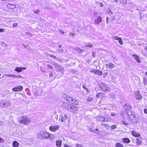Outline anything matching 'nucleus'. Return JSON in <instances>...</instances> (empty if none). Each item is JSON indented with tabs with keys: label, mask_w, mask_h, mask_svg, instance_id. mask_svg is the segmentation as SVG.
<instances>
[{
	"label": "nucleus",
	"mask_w": 147,
	"mask_h": 147,
	"mask_svg": "<svg viewBox=\"0 0 147 147\" xmlns=\"http://www.w3.org/2000/svg\"><path fill=\"white\" fill-rule=\"evenodd\" d=\"M63 97L67 101L72 104L77 105L78 104L79 102L78 100L73 98L67 94H64Z\"/></svg>",
	"instance_id": "obj_1"
},
{
	"label": "nucleus",
	"mask_w": 147,
	"mask_h": 147,
	"mask_svg": "<svg viewBox=\"0 0 147 147\" xmlns=\"http://www.w3.org/2000/svg\"><path fill=\"white\" fill-rule=\"evenodd\" d=\"M18 120L20 123L25 124H30L31 122L30 119L26 116L20 117Z\"/></svg>",
	"instance_id": "obj_2"
},
{
	"label": "nucleus",
	"mask_w": 147,
	"mask_h": 147,
	"mask_svg": "<svg viewBox=\"0 0 147 147\" xmlns=\"http://www.w3.org/2000/svg\"><path fill=\"white\" fill-rule=\"evenodd\" d=\"M11 105V103L9 100H0V106L2 108L8 107Z\"/></svg>",
	"instance_id": "obj_3"
},
{
	"label": "nucleus",
	"mask_w": 147,
	"mask_h": 147,
	"mask_svg": "<svg viewBox=\"0 0 147 147\" xmlns=\"http://www.w3.org/2000/svg\"><path fill=\"white\" fill-rule=\"evenodd\" d=\"M99 86L100 89L103 91L109 92L111 90L110 89L105 83H100Z\"/></svg>",
	"instance_id": "obj_4"
},
{
	"label": "nucleus",
	"mask_w": 147,
	"mask_h": 147,
	"mask_svg": "<svg viewBox=\"0 0 147 147\" xmlns=\"http://www.w3.org/2000/svg\"><path fill=\"white\" fill-rule=\"evenodd\" d=\"M61 102L63 103L62 107L66 110L69 111L72 105L68 103L63 102L62 101Z\"/></svg>",
	"instance_id": "obj_5"
},
{
	"label": "nucleus",
	"mask_w": 147,
	"mask_h": 147,
	"mask_svg": "<svg viewBox=\"0 0 147 147\" xmlns=\"http://www.w3.org/2000/svg\"><path fill=\"white\" fill-rule=\"evenodd\" d=\"M96 119L100 121H109L110 120V119L109 118H105V117L104 116H99L97 117H96Z\"/></svg>",
	"instance_id": "obj_6"
},
{
	"label": "nucleus",
	"mask_w": 147,
	"mask_h": 147,
	"mask_svg": "<svg viewBox=\"0 0 147 147\" xmlns=\"http://www.w3.org/2000/svg\"><path fill=\"white\" fill-rule=\"evenodd\" d=\"M45 138L49 140H52L54 138V136L52 134L47 132H45Z\"/></svg>",
	"instance_id": "obj_7"
},
{
	"label": "nucleus",
	"mask_w": 147,
	"mask_h": 147,
	"mask_svg": "<svg viewBox=\"0 0 147 147\" xmlns=\"http://www.w3.org/2000/svg\"><path fill=\"white\" fill-rule=\"evenodd\" d=\"M78 108L72 105H71L69 111L70 112L74 114L78 112Z\"/></svg>",
	"instance_id": "obj_8"
},
{
	"label": "nucleus",
	"mask_w": 147,
	"mask_h": 147,
	"mask_svg": "<svg viewBox=\"0 0 147 147\" xmlns=\"http://www.w3.org/2000/svg\"><path fill=\"white\" fill-rule=\"evenodd\" d=\"M45 132L42 131L38 132L37 134L38 138L40 139H45Z\"/></svg>",
	"instance_id": "obj_9"
},
{
	"label": "nucleus",
	"mask_w": 147,
	"mask_h": 147,
	"mask_svg": "<svg viewBox=\"0 0 147 147\" xmlns=\"http://www.w3.org/2000/svg\"><path fill=\"white\" fill-rule=\"evenodd\" d=\"M59 129V127L57 125L51 126L49 127V130L53 132H55Z\"/></svg>",
	"instance_id": "obj_10"
},
{
	"label": "nucleus",
	"mask_w": 147,
	"mask_h": 147,
	"mask_svg": "<svg viewBox=\"0 0 147 147\" xmlns=\"http://www.w3.org/2000/svg\"><path fill=\"white\" fill-rule=\"evenodd\" d=\"M60 117L61 121L63 122L67 120L68 116L66 114H64V116L63 115H61Z\"/></svg>",
	"instance_id": "obj_11"
},
{
	"label": "nucleus",
	"mask_w": 147,
	"mask_h": 147,
	"mask_svg": "<svg viewBox=\"0 0 147 147\" xmlns=\"http://www.w3.org/2000/svg\"><path fill=\"white\" fill-rule=\"evenodd\" d=\"M102 21V17L100 16H98L97 18L94 20V22L95 24L99 25L100 22Z\"/></svg>",
	"instance_id": "obj_12"
},
{
	"label": "nucleus",
	"mask_w": 147,
	"mask_h": 147,
	"mask_svg": "<svg viewBox=\"0 0 147 147\" xmlns=\"http://www.w3.org/2000/svg\"><path fill=\"white\" fill-rule=\"evenodd\" d=\"M23 89V87L21 86H20L16 87H15L12 88V90L13 91L18 92L19 91L22 90Z\"/></svg>",
	"instance_id": "obj_13"
},
{
	"label": "nucleus",
	"mask_w": 147,
	"mask_h": 147,
	"mask_svg": "<svg viewBox=\"0 0 147 147\" xmlns=\"http://www.w3.org/2000/svg\"><path fill=\"white\" fill-rule=\"evenodd\" d=\"M135 97L137 99H140L142 97V96L140 94L139 91H136L135 93Z\"/></svg>",
	"instance_id": "obj_14"
},
{
	"label": "nucleus",
	"mask_w": 147,
	"mask_h": 147,
	"mask_svg": "<svg viewBox=\"0 0 147 147\" xmlns=\"http://www.w3.org/2000/svg\"><path fill=\"white\" fill-rule=\"evenodd\" d=\"M133 58H134L135 60L138 63H140L141 62V60L139 57L137 55L133 54L132 55Z\"/></svg>",
	"instance_id": "obj_15"
},
{
	"label": "nucleus",
	"mask_w": 147,
	"mask_h": 147,
	"mask_svg": "<svg viewBox=\"0 0 147 147\" xmlns=\"http://www.w3.org/2000/svg\"><path fill=\"white\" fill-rule=\"evenodd\" d=\"M26 69V67H16L14 70L17 71L19 73L21 72L22 70L25 69Z\"/></svg>",
	"instance_id": "obj_16"
},
{
	"label": "nucleus",
	"mask_w": 147,
	"mask_h": 147,
	"mask_svg": "<svg viewBox=\"0 0 147 147\" xmlns=\"http://www.w3.org/2000/svg\"><path fill=\"white\" fill-rule=\"evenodd\" d=\"M105 65L107 68H113L114 67L115 65L112 63L109 62L106 64Z\"/></svg>",
	"instance_id": "obj_17"
},
{
	"label": "nucleus",
	"mask_w": 147,
	"mask_h": 147,
	"mask_svg": "<svg viewBox=\"0 0 147 147\" xmlns=\"http://www.w3.org/2000/svg\"><path fill=\"white\" fill-rule=\"evenodd\" d=\"M131 133L132 135L135 137H139L140 136V134L138 133L134 130L132 131Z\"/></svg>",
	"instance_id": "obj_18"
},
{
	"label": "nucleus",
	"mask_w": 147,
	"mask_h": 147,
	"mask_svg": "<svg viewBox=\"0 0 147 147\" xmlns=\"http://www.w3.org/2000/svg\"><path fill=\"white\" fill-rule=\"evenodd\" d=\"M101 125L103 126V128L108 130L110 128V126L108 124H105L104 123H101Z\"/></svg>",
	"instance_id": "obj_19"
},
{
	"label": "nucleus",
	"mask_w": 147,
	"mask_h": 147,
	"mask_svg": "<svg viewBox=\"0 0 147 147\" xmlns=\"http://www.w3.org/2000/svg\"><path fill=\"white\" fill-rule=\"evenodd\" d=\"M7 7L12 9H14L16 7V5H14L9 4L7 5Z\"/></svg>",
	"instance_id": "obj_20"
},
{
	"label": "nucleus",
	"mask_w": 147,
	"mask_h": 147,
	"mask_svg": "<svg viewBox=\"0 0 147 147\" xmlns=\"http://www.w3.org/2000/svg\"><path fill=\"white\" fill-rule=\"evenodd\" d=\"M137 141L136 142V144L137 145H141L142 143V140L141 139L139 138H137L136 139Z\"/></svg>",
	"instance_id": "obj_21"
},
{
	"label": "nucleus",
	"mask_w": 147,
	"mask_h": 147,
	"mask_svg": "<svg viewBox=\"0 0 147 147\" xmlns=\"http://www.w3.org/2000/svg\"><path fill=\"white\" fill-rule=\"evenodd\" d=\"M62 141L61 140H57L56 141V144L57 147H61L62 145Z\"/></svg>",
	"instance_id": "obj_22"
},
{
	"label": "nucleus",
	"mask_w": 147,
	"mask_h": 147,
	"mask_svg": "<svg viewBox=\"0 0 147 147\" xmlns=\"http://www.w3.org/2000/svg\"><path fill=\"white\" fill-rule=\"evenodd\" d=\"M54 65L57 69L62 71V73H63V71L62 70V69L61 67H60L59 66L57 65L56 64H54Z\"/></svg>",
	"instance_id": "obj_23"
},
{
	"label": "nucleus",
	"mask_w": 147,
	"mask_h": 147,
	"mask_svg": "<svg viewBox=\"0 0 147 147\" xmlns=\"http://www.w3.org/2000/svg\"><path fill=\"white\" fill-rule=\"evenodd\" d=\"M130 119L134 123H137L138 121V119L136 117H133V118H132V117H130Z\"/></svg>",
	"instance_id": "obj_24"
},
{
	"label": "nucleus",
	"mask_w": 147,
	"mask_h": 147,
	"mask_svg": "<svg viewBox=\"0 0 147 147\" xmlns=\"http://www.w3.org/2000/svg\"><path fill=\"white\" fill-rule=\"evenodd\" d=\"M19 145V143L16 141H14L13 143V147H18Z\"/></svg>",
	"instance_id": "obj_25"
},
{
	"label": "nucleus",
	"mask_w": 147,
	"mask_h": 147,
	"mask_svg": "<svg viewBox=\"0 0 147 147\" xmlns=\"http://www.w3.org/2000/svg\"><path fill=\"white\" fill-rule=\"evenodd\" d=\"M94 74L100 76L102 74V72L99 70H96L94 71Z\"/></svg>",
	"instance_id": "obj_26"
},
{
	"label": "nucleus",
	"mask_w": 147,
	"mask_h": 147,
	"mask_svg": "<svg viewBox=\"0 0 147 147\" xmlns=\"http://www.w3.org/2000/svg\"><path fill=\"white\" fill-rule=\"evenodd\" d=\"M90 130L91 132L97 134H99V130L97 128H96L94 130H92V131H91V129H90Z\"/></svg>",
	"instance_id": "obj_27"
},
{
	"label": "nucleus",
	"mask_w": 147,
	"mask_h": 147,
	"mask_svg": "<svg viewBox=\"0 0 147 147\" xmlns=\"http://www.w3.org/2000/svg\"><path fill=\"white\" fill-rule=\"evenodd\" d=\"M103 95L102 92H100L96 94V96L97 98H99L102 97Z\"/></svg>",
	"instance_id": "obj_28"
},
{
	"label": "nucleus",
	"mask_w": 147,
	"mask_h": 147,
	"mask_svg": "<svg viewBox=\"0 0 147 147\" xmlns=\"http://www.w3.org/2000/svg\"><path fill=\"white\" fill-rule=\"evenodd\" d=\"M123 140L124 142L126 143H129L130 142V140L128 138H124Z\"/></svg>",
	"instance_id": "obj_29"
},
{
	"label": "nucleus",
	"mask_w": 147,
	"mask_h": 147,
	"mask_svg": "<svg viewBox=\"0 0 147 147\" xmlns=\"http://www.w3.org/2000/svg\"><path fill=\"white\" fill-rule=\"evenodd\" d=\"M116 147H123V146L121 144L118 143L116 144Z\"/></svg>",
	"instance_id": "obj_30"
},
{
	"label": "nucleus",
	"mask_w": 147,
	"mask_h": 147,
	"mask_svg": "<svg viewBox=\"0 0 147 147\" xmlns=\"http://www.w3.org/2000/svg\"><path fill=\"white\" fill-rule=\"evenodd\" d=\"M108 12L109 13L110 15L111 16H113V13L111 11V10L109 9H108Z\"/></svg>",
	"instance_id": "obj_31"
},
{
	"label": "nucleus",
	"mask_w": 147,
	"mask_h": 147,
	"mask_svg": "<svg viewBox=\"0 0 147 147\" xmlns=\"http://www.w3.org/2000/svg\"><path fill=\"white\" fill-rule=\"evenodd\" d=\"M93 45L91 43H89L86 45V47H89L91 48L92 47Z\"/></svg>",
	"instance_id": "obj_32"
},
{
	"label": "nucleus",
	"mask_w": 147,
	"mask_h": 147,
	"mask_svg": "<svg viewBox=\"0 0 147 147\" xmlns=\"http://www.w3.org/2000/svg\"><path fill=\"white\" fill-rule=\"evenodd\" d=\"M75 49L76 51L78 52L79 53H80L82 51V50L80 49H79V48H75Z\"/></svg>",
	"instance_id": "obj_33"
},
{
	"label": "nucleus",
	"mask_w": 147,
	"mask_h": 147,
	"mask_svg": "<svg viewBox=\"0 0 147 147\" xmlns=\"http://www.w3.org/2000/svg\"><path fill=\"white\" fill-rule=\"evenodd\" d=\"M117 127V126L116 125H112L111 126V130H113L115 129Z\"/></svg>",
	"instance_id": "obj_34"
},
{
	"label": "nucleus",
	"mask_w": 147,
	"mask_h": 147,
	"mask_svg": "<svg viewBox=\"0 0 147 147\" xmlns=\"http://www.w3.org/2000/svg\"><path fill=\"white\" fill-rule=\"evenodd\" d=\"M120 1L122 3L123 5L127 3L126 0H120Z\"/></svg>",
	"instance_id": "obj_35"
},
{
	"label": "nucleus",
	"mask_w": 147,
	"mask_h": 147,
	"mask_svg": "<svg viewBox=\"0 0 147 147\" xmlns=\"http://www.w3.org/2000/svg\"><path fill=\"white\" fill-rule=\"evenodd\" d=\"M119 43L121 45H123V41L122 39L121 38H119V39L118 40Z\"/></svg>",
	"instance_id": "obj_36"
},
{
	"label": "nucleus",
	"mask_w": 147,
	"mask_h": 147,
	"mask_svg": "<svg viewBox=\"0 0 147 147\" xmlns=\"http://www.w3.org/2000/svg\"><path fill=\"white\" fill-rule=\"evenodd\" d=\"M116 78L115 77H112L111 78V81L113 82H115L116 80Z\"/></svg>",
	"instance_id": "obj_37"
},
{
	"label": "nucleus",
	"mask_w": 147,
	"mask_h": 147,
	"mask_svg": "<svg viewBox=\"0 0 147 147\" xmlns=\"http://www.w3.org/2000/svg\"><path fill=\"white\" fill-rule=\"evenodd\" d=\"M120 38L117 36H114L112 38L113 40H118Z\"/></svg>",
	"instance_id": "obj_38"
},
{
	"label": "nucleus",
	"mask_w": 147,
	"mask_h": 147,
	"mask_svg": "<svg viewBox=\"0 0 147 147\" xmlns=\"http://www.w3.org/2000/svg\"><path fill=\"white\" fill-rule=\"evenodd\" d=\"M144 83L145 85H147V79L146 78H144Z\"/></svg>",
	"instance_id": "obj_39"
},
{
	"label": "nucleus",
	"mask_w": 147,
	"mask_h": 147,
	"mask_svg": "<svg viewBox=\"0 0 147 147\" xmlns=\"http://www.w3.org/2000/svg\"><path fill=\"white\" fill-rule=\"evenodd\" d=\"M5 76H7L15 77V75H14V74H10V75L5 74Z\"/></svg>",
	"instance_id": "obj_40"
},
{
	"label": "nucleus",
	"mask_w": 147,
	"mask_h": 147,
	"mask_svg": "<svg viewBox=\"0 0 147 147\" xmlns=\"http://www.w3.org/2000/svg\"><path fill=\"white\" fill-rule=\"evenodd\" d=\"M1 45L4 47H7V44L4 42H2Z\"/></svg>",
	"instance_id": "obj_41"
},
{
	"label": "nucleus",
	"mask_w": 147,
	"mask_h": 147,
	"mask_svg": "<svg viewBox=\"0 0 147 147\" xmlns=\"http://www.w3.org/2000/svg\"><path fill=\"white\" fill-rule=\"evenodd\" d=\"M93 100V98L92 97H89L87 99V101L90 102H91Z\"/></svg>",
	"instance_id": "obj_42"
},
{
	"label": "nucleus",
	"mask_w": 147,
	"mask_h": 147,
	"mask_svg": "<svg viewBox=\"0 0 147 147\" xmlns=\"http://www.w3.org/2000/svg\"><path fill=\"white\" fill-rule=\"evenodd\" d=\"M122 122L124 125H127L128 124V123L125 121L123 120L122 121Z\"/></svg>",
	"instance_id": "obj_43"
},
{
	"label": "nucleus",
	"mask_w": 147,
	"mask_h": 147,
	"mask_svg": "<svg viewBox=\"0 0 147 147\" xmlns=\"http://www.w3.org/2000/svg\"><path fill=\"white\" fill-rule=\"evenodd\" d=\"M50 55H49V56L50 57H51L55 59H56V57L54 55H53L52 54H50Z\"/></svg>",
	"instance_id": "obj_44"
},
{
	"label": "nucleus",
	"mask_w": 147,
	"mask_h": 147,
	"mask_svg": "<svg viewBox=\"0 0 147 147\" xmlns=\"http://www.w3.org/2000/svg\"><path fill=\"white\" fill-rule=\"evenodd\" d=\"M47 68L49 69H52L53 68V67L52 66H51V65H49V64H48L47 65Z\"/></svg>",
	"instance_id": "obj_45"
},
{
	"label": "nucleus",
	"mask_w": 147,
	"mask_h": 147,
	"mask_svg": "<svg viewBox=\"0 0 147 147\" xmlns=\"http://www.w3.org/2000/svg\"><path fill=\"white\" fill-rule=\"evenodd\" d=\"M5 142V140L1 138H0V143H3Z\"/></svg>",
	"instance_id": "obj_46"
},
{
	"label": "nucleus",
	"mask_w": 147,
	"mask_h": 147,
	"mask_svg": "<svg viewBox=\"0 0 147 147\" xmlns=\"http://www.w3.org/2000/svg\"><path fill=\"white\" fill-rule=\"evenodd\" d=\"M108 75V73L105 72L103 74V76L104 78H105Z\"/></svg>",
	"instance_id": "obj_47"
},
{
	"label": "nucleus",
	"mask_w": 147,
	"mask_h": 147,
	"mask_svg": "<svg viewBox=\"0 0 147 147\" xmlns=\"http://www.w3.org/2000/svg\"><path fill=\"white\" fill-rule=\"evenodd\" d=\"M23 46L24 48L26 49H30V48L28 47V45H24Z\"/></svg>",
	"instance_id": "obj_48"
},
{
	"label": "nucleus",
	"mask_w": 147,
	"mask_h": 147,
	"mask_svg": "<svg viewBox=\"0 0 147 147\" xmlns=\"http://www.w3.org/2000/svg\"><path fill=\"white\" fill-rule=\"evenodd\" d=\"M76 147H83L80 144H77L76 145Z\"/></svg>",
	"instance_id": "obj_49"
},
{
	"label": "nucleus",
	"mask_w": 147,
	"mask_h": 147,
	"mask_svg": "<svg viewBox=\"0 0 147 147\" xmlns=\"http://www.w3.org/2000/svg\"><path fill=\"white\" fill-rule=\"evenodd\" d=\"M69 34L71 36H74L75 35V34L73 33H70Z\"/></svg>",
	"instance_id": "obj_50"
},
{
	"label": "nucleus",
	"mask_w": 147,
	"mask_h": 147,
	"mask_svg": "<svg viewBox=\"0 0 147 147\" xmlns=\"http://www.w3.org/2000/svg\"><path fill=\"white\" fill-rule=\"evenodd\" d=\"M17 25H18V24L17 23H15L13 25V27H16L17 26Z\"/></svg>",
	"instance_id": "obj_51"
},
{
	"label": "nucleus",
	"mask_w": 147,
	"mask_h": 147,
	"mask_svg": "<svg viewBox=\"0 0 147 147\" xmlns=\"http://www.w3.org/2000/svg\"><path fill=\"white\" fill-rule=\"evenodd\" d=\"M53 76V74L52 72H50L49 74V76L50 77H52Z\"/></svg>",
	"instance_id": "obj_52"
},
{
	"label": "nucleus",
	"mask_w": 147,
	"mask_h": 147,
	"mask_svg": "<svg viewBox=\"0 0 147 147\" xmlns=\"http://www.w3.org/2000/svg\"><path fill=\"white\" fill-rule=\"evenodd\" d=\"M82 87L86 91H88V89L87 88H86L85 87V86H82Z\"/></svg>",
	"instance_id": "obj_53"
},
{
	"label": "nucleus",
	"mask_w": 147,
	"mask_h": 147,
	"mask_svg": "<svg viewBox=\"0 0 147 147\" xmlns=\"http://www.w3.org/2000/svg\"><path fill=\"white\" fill-rule=\"evenodd\" d=\"M111 115L112 116H114L116 115V113H111Z\"/></svg>",
	"instance_id": "obj_54"
},
{
	"label": "nucleus",
	"mask_w": 147,
	"mask_h": 147,
	"mask_svg": "<svg viewBox=\"0 0 147 147\" xmlns=\"http://www.w3.org/2000/svg\"><path fill=\"white\" fill-rule=\"evenodd\" d=\"M92 56L93 57H95V55H96V54H95V53L92 52Z\"/></svg>",
	"instance_id": "obj_55"
},
{
	"label": "nucleus",
	"mask_w": 147,
	"mask_h": 147,
	"mask_svg": "<svg viewBox=\"0 0 147 147\" xmlns=\"http://www.w3.org/2000/svg\"><path fill=\"white\" fill-rule=\"evenodd\" d=\"M4 29L2 28L0 29V32H4Z\"/></svg>",
	"instance_id": "obj_56"
},
{
	"label": "nucleus",
	"mask_w": 147,
	"mask_h": 147,
	"mask_svg": "<svg viewBox=\"0 0 147 147\" xmlns=\"http://www.w3.org/2000/svg\"><path fill=\"white\" fill-rule=\"evenodd\" d=\"M39 11L38 10H36L35 11H34V12L35 13H37Z\"/></svg>",
	"instance_id": "obj_57"
},
{
	"label": "nucleus",
	"mask_w": 147,
	"mask_h": 147,
	"mask_svg": "<svg viewBox=\"0 0 147 147\" xmlns=\"http://www.w3.org/2000/svg\"><path fill=\"white\" fill-rule=\"evenodd\" d=\"M128 109L129 110H130L131 109V106L130 105H129L128 106Z\"/></svg>",
	"instance_id": "obj_58"
},
{
	"label": "nucleus",
	"mask_w": 147,
	"mask_h": 147,
	"mask_svg": "<svg viewBox=\"0 0 147 147\" xmlns=\"http://www.w3.org/2000/svg\"><path fill=\"white\" fill-rule=\"evenodd\" d=\"M144 113H146V114H147V109H144Z\"/></svg>",
	"instance_id": "obj_59"
},
{
	"label": "nucleus",
	"mask_w": 147,
	"mask_h": 147,
	"mask_svg": "<svg viewBox=\"0 0 147 147\" xmlns=\"http://www.w3.org/2000/svg\"><path fill=\"white\" fill-rule=\"evenodd\" d=\"M109 20V18L108 17H107V19H106V23L107 24H108L109 22H108V20Z\"/></svg>",
	"instance_id": "obj_60"
},
{
	"label": "nucleus",
	"mask_w": 147,
	"mask_h": 147,
	"mask_svg": "<svg viewBox=\"0 0 147 147\" xmlns=\"http://www.w3.org/2000/svg\"><path fill=\"white\" fill-rule=\"evenodd\" d=\"M21 77V76H17V75H15V78H20Z\"/></svg>",
	"instance_id": "obj_61"
},
{
	"label": "nucleus",
	"mask_w": 147,
	"mask_h": 147,
	"mask_svg": "<svg viewBox=\"0 0 147 147\" xmlns=\"http://www.w3.org/2000/svg\"><path fill=\"white\" fill-rule=\"evenodd\" d=\"M40 70H41V71H42L43 72H45V71L44 70L42 69V67H40Z\"/></svg>",
	"instance_id": "obj_62"
},
{
	"label": "nucleus",
	"mask_w": 147,
	"mask_h": 147,
	"mask_svg": "<svg viewBox=\"0 0 147 147\" xmlns=\"http://www.w3.org/2000/svg\"><path fill=\"white\" fill-rule=\"evenodd\" d=\"M58 116L57 115H56L55 117V118L57 120L58 119Z\"/></svg>",
	"instance_id": "obj_63"
},
{
	"label": "nucleus",
	"mask_w": 147,
	"mask_h": 147,
	"mask_svg": "<svg viewBox=\"0 0 147 147\" xmlns=\"http://www.w3.org/2000/svg\"><path fill=\"white\" fill-rule=\"evenodd\" d=\"M64 146V147H70V146H69L67 144H65Z\"/></svg>",
	"instance_id": "obj_64"
}]
</instances>
